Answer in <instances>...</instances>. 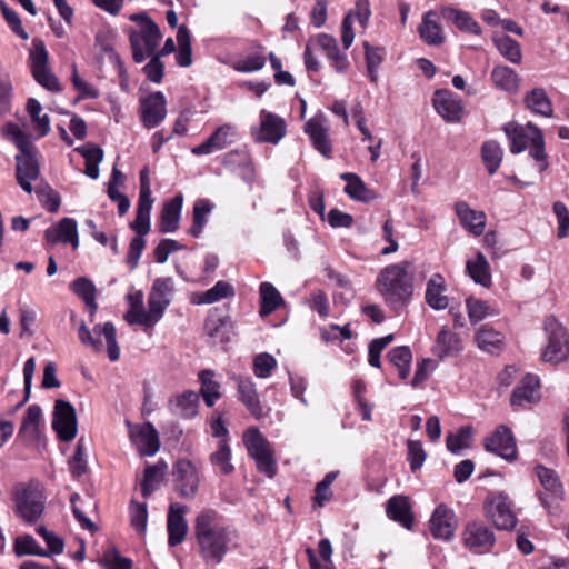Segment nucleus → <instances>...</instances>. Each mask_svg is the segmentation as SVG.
Here are the masks:
<instances>
[{"mask_svg": "<svg viewBox=\"0 0 569 569\" xmlns=\"http://www.w3.org/2000/svg\"><path fill=\"white\" fill-rule=\"evenodd\" d=\"M412 262L405 260L380 270L376 288L392 311L399 313L411 301L413 295Z\"/></svg>", "mask_w": 569, "mask_h": 569, "instance_id": "1", "label": "nucleus"}, {"mask_svg": "<svg viewBox=\"0 0 569 569\" xmlns=\"http://www.w3.org/2000/svg\"><path fill=\"white\" fill-rule=\"evenodd\" d=\"M194 535L206 562L219 563L227 552L229 531L213 509L202 510L194 520Z\"/></svg>", "mask_w": 569, "mask_h": 569, "instance_id": "2", "label": "nucleus"}, {"mask_svg": "<svg viewBox=\"0 0 569 569\" xmlns=\"http://www.w3.org/2000/svg\"><path fill=\"white\" fill-rule=\"evenodd\" d=\"M130 20L138 23L139 29L129 30V41L132 49V59L142 63L159 46L161 32L157 23L147 13H133Z\"/></svg>", "mask_w": 569, "mask_h": 569, "instance_id": "3", "label": "nucleus"}, {"mask_svg": "<svg viewBox=\"0 0 569 569\" xmlns=\"http://www.w3.org/2000/svg\"><path fill=\"white\" fill-rule=\"evenodd\" d=\"M102 336L106 339L108 357L111 361H117L120 357V348L117 342V331L112 322L96 325L92 330L82 321L78 328V338L81 343L93 350L101 352L103 350Z\"/></svg>", "mask_w": 569, "mask_h": 569, "instance_id": "4", "label": "nucleus"}, {"mask_svg": "<svg viewBox=\"0 0 569 569\" xmlns=\"http://www.w3.org/2000/svg\"><path fill=\"white\" fill-rule=\"evenodd\" d=\"M16 513L27 523L37 522L43 511L46 498L38 485L18 487L14 492Z\"/></svg>", "mask_w": 569, "mask_h": 569, "instance_id": "5", "label": "nucleus"}, {"mask_svg": "<svg viewBox=\"0 0 569 569\" xmlns=\"http://www.w3.org/2000/svg\"><path fill=\"white\" fill-rule=\"evenodd\" d=\"M483 511L498 530H512L517 525L513 503L502 491L491 492L487 496Z\"/></svg>", "mask_w": 569, "mask_h": 569, "instance_id": "6", "label": "nucleus"}, {"mask_svg": "<svg viewBox=\"0 0 569 569\" xmlns=\"http://www.w3.org/2000/svg\"><path fill=\"white\" fill-rule=\"evenodd\" d=\"M249 456L256 461L259 472L272 478L277 472V462L269 449V442L257 428H250L243 436Z\"/></svg>", "mask_w": 569, "mask_h": 569, "instance_id": "7", "label": "nucleus"}, {"mask_svg": "<svg viewBox=\"0 0 569 569\" xmlns=\"http://www.w3.org/2000/svg\"><path fill=\"white\" fill-rule=\"evenodd\" d=\"M548 342L541 353L545 362L559 363L569 357V338L566 329L556 319L549 318L545 323Z\"/></svg>", "mask_w": 569, "mask_h": 569, "instance_id": "8", "label": "nucleus"}, {"mask_svg": "<svg viewBox=\"0 0 569 569\" xmlns=\"http://www.w3.org/2000/svg\"><path fill=\"white\" fill-rule=\"evenodd\" d=\"M30 66L34 80L49 91H60L58 78L48 68V51L42 40L33 39L30 51Z\"/></svg>", "mask_w": 569, "mask_h": 569, "instance_id": "9", "label": "nucleus"}, {"mask_svg": "<svg viewBox=\"0 0 569 569\" xmlns=\"http://www.w3.org/2000/svg\"><path fill=\"white\" fill-rule=\"evenodd\" d=\"M463 546L471 552L483 555L491 552L496 543L492 529L480 521L468 522L462 531Z\"/></svg>", "mask_w": 569, "mask_h": 569, "instance_id": "10", "label": "nucleus"}, {"mask_svg": "<svg viewBox=\"0 0 569 569\" xmlns=\"http://www.w3.org/2000/svg\"><path fill=\"white\" fill-rule=\"evenodd\" d=\"M536 475L545 489L539 495L540 501L549 512H556L559 501L562 500L563 489L555 470L541 465L536 467Z\"/></svg>", "mask_w": 569, "mask_h": 569, "instance_id": "11", "label": "nucleus"}, {"mask_svg": "<svg viewBox=\"0 0 569 569\" xmlns=\"http://www.w3.org/2000/svg\"><path fill=\"white\" fill-rule=\"evenodd\" d=\"M52 428L62 441H71L77 435L74 407L66 400H57L53 409Z\"/></svg>", "mask_w": 569, "mask_h": 569, "instance_id": "12", "label": "nucleus"}, {"mask_svg": "<svg viewBox=\"0 0 569 569\" xmlns=\"http://www.w3.org/2000/svg\"><path fill=\"white\" fill-rule=\"evenodd\" d=\"M174 488L182 498L192 499L199 487V476L191 461L181 459L173 468Z\"/></svg>", "mask_w": 569, "mask_h": 569, "instance_id": "13", "label": "nucleus"}, {"mask_svg": "<svg viewBox=\"0 0 569 569\" xmlns=\"http://www.w3.org/2000/svg\"><path fill=\"white\" fill-rule=\"evenodd\" d=\"M238 140V131L236 126L224 123L218 127L214 132L202 143L192 148L194 156L210 154L220 151L234 143Z\"/></svg>", "mask_w": 569, "mask_h": 569, "instance_id": "14", "label": "nucleus"}, {"mask_svg": "<svg viewBox=\"0 0 569 569\" xmlns=\"http://www.w3.org/2000/svg\"><path fill=\"white\" fill-rule=\"evenodd\" d=\"M174 293V281L171 277L157 278L148 297V308L161 320L171 303Z\"/></svg>", "mask_w": 569, "mask_h": 569, "instance_id": "15", "label": "nucleus"}, {"mask_svg": "<svg viewBox=\"0 0 569 569\" xmlns=\"http://www.w3.org/2000/svg\"><path fill=\"white\" fill-rule=\"evenodd\" d=\"M166 98L161 91L153 92L140 101V119L148 129L158 127L166 118Z\"/></svg>", "mask_w": 569, "mask_h": 569, "instance_id": "16", "label": "nucleus"}, {"mask_svg": "<svg viewBox=\"0 0 569 569\" xmlns=\"http://www.w3.org/2000/svg\"><path fill=\"white\" fill-rule=\"evenodd\" d=\"M16 177L19 186L28 193L32 192V181L37 180L40 174V167L36 158V149L27 152H20L16 156Z\"/></svg>", "mask_w": 569, "mask_h": 569, "instance_id": "17", "label": "nucleus"}, {"mask_svg": "<svg viewBox=\"0 0 569 569\" xmlns=\"http://www.w3.org/2000/svg\"><path fill=\"white\" fill-rule=\"evenodd\" d=\"M305 132L309 136L313 148L323 157L330 158L332 154V144L329 138V129L326 118L317 114L305 124Z\"/></svg>", "mask_w": 569, "mask_h": 569, "instance_id": "18", "label": "nucleus"}, {"mask_svg": "<svg viewBox=\"0 0 569 569\" xmlns=\"http://www.w3.org/2000/svg\"><path fill=\"white\" fill-rule=\"evenodd\" d=\"M485 448L487 451L496 453L508 461L517 457L515 438L511 431L505 426L498 427L496 431L486 439Z\"/></svg>", "mask_w": 569, "mask_h": 569, "instance_id": "19", "label": "nucleus"}, {"mask_svg": "<svg viewBox=\"0 0 569 569\" xmlns=\"http://www.w3.org/2000/svg\"><path fill=\"white\" fill-rule=\"evenodd\" d=\"M234 380L239 400L256 419H262L267 413L263 410L256 383L249 377L237 376Z\"/></svg>", "mask_w": 569, "mask_h": 569, "instance_id": "20", "label": "nucleus"}, {"mask_svg": "<svg viewBox=\"0 0 569 569\" xmlns=\"http://www.w3.org/2000/svg\"><path fill=\"white\" fill-rule=\"evenodd\" d=\"M429 527L436 539L450 540L457 528V518L452 510L440 505L435 509L429 520Z\"/></svg>", "mask_w": 569, "mask_h": 569, "instance_id": "21", "label": "nucleus"}, {"mask_svg": "<svg viewBox=\"0 0 569 569\" xmlns=\"http://www.w3.org/2000/svg\"><path fill=\"white\" fill-rule=\"evenodd\" d=\"M260 120V129L254 133L256 141L276 144L286 134V122L277 114L262 110Z\"/></svg>", "mask_w": 569, "mask_h": 569, "instance_id": "22", "label": "nucleus"}, {"mask_svg": "<svg viewBox=\"0 0 569 569\" xmlns=\"http://www.w3.org/2000/svg\"><path fill=\"white\" fill-rule=\"evenodd\" d=\"M503 131L510 140V151L520 153L533 143L536 131L541 130L531 122L526 126L509 122L505 124Z\"/></svg>", "mask_w": 569, "mask_h": 569, "instance_id": "23", "label": "nucleus"}, {"mask_svg": "<svg viewBox=\"0 0 569 569\" xmlns=\"http://www.w3.org/2000/svg\"><path fill=\"white\" fill-rule=\"evenodd\" d=\"M186 507L180 503H171L169 507L167 529L168 543L176 547L183 542L188 533V522L184 518Z\"/></svg>", "mask_w": 569, "mask_h": 569, "instance_id": "24", "label": "nucleus"}, {"mask_svg": "<svg viewBox=\"0 0 569 569\" xmlns=\"http://www.w3.org/2000/svg\"><path fill=\"white\" fill-rule=\"evenodd\" d=\"M46 241L54 246L58 242L70 243L73 249L79 247L78 226L72 218H63L57 226L44 231Z\"/></svg>", "mask_w": 569, "mask_h": 569, "instance_id": "25", "label": "nucleus"}, {"mask_svg": "<svg viewBox=\"0 0 569 569\" xmlns=\"http://www.w3.org/2000/svg\"><path fill=\"white\" fill-rule=\"evenodd\" d=\"M130 438L141 456H153L160 448L158 431L150 422L131 429Z\"/></svg>", "mask_w": 569, "mask_h": 569, "instance_id": "26", "label": "nucleus"}, {"mask_svg": "<svg viewBox=\"0 0 569 569\" xmlns=\"http://www.w3.org/2000/svg\"><path fill=\"white\" fill-rule=\"evenodd\" d=\"M436 111L448 122H457L462 116V106L449 90H437L433 97Z\"/></svg>", "mask_w": 569, "mask_h": 569, "instance_id": "27", "label": "nucleus"}, {"mask_svg": "<svg viewBox=\"0 0 569 569\" xmlns=\"http://www.w3.org/2000/svg\"><path fill=\"white\" fill-rule=\"evenodd\" d=\"M317 43L337 72L343 73L349 69L350 62L347 54L345 51H340L337 39L333 36L320 33L317 36Z\"/></svg>", "mask_w": 569, "mask_h": 569, "instance_id": "28", "label": "nucleus"}, {"mask_svg": "<svg viewBox=\"0 0 569 569\" xmlns=\"http://www.w3.org/2000/svg\"><path fill=\"white\" fill-rule=\"evenodd\" d=\"M204 331L214 343L229 341L232 335L230 317L217 310L210 312L204 322Z\"/></svg>", "mask_w": 569, "mask_h": 569, "instance_id": "29", "label": "nucleus"}, {"mask_svg": "<svg viewBox=\"0 0 569 569\" xmlns=\"http://www.w3.org/2000/svg\"><path fill=\"white\" fill-rule=\"evenodd\" d=\"M456 214L461 226L473 236H481L486 228V214L483 211H476L465 201L455 204Z\"/></svg>", "mask_w": 569, "mask_h": 569, "instance_id": "30", "label": "nucleus"}, {"mask_svg": "<svg viewBox=\"0 0 569 569\" xmlns=\"http://www.w3.org/2000/svg\"><path fill=\"white\" fill-rule=\"evenodd\" d=\"M182 206V194H177L164 202L159 221V231L161 233H172L178 230Z\"/></svg>", "mask_w": 569, "mask_h": 569, "instance_id": "31", "label": "nucleus"}, {"mask_svg": "<svg viewBox=\"0 0 569 569\" xmlns=\"http://www.w3.org/2000/svg\"><path fill=\"white\" fill-rule=\"evenodd\" d=\"M42 410L38 405H31L22 419L18 436L26 443H33L41 436Z\"/></svg>", "mask_w": 569, "mask_h": 569, "instance_id": "32", "label": "nucleus"}, {"mask_svg": "<svg viewBox=\"0 0 569 569\" xmlns=\"http://www.w3.org/2000/svg\"><path fill=\"white\" fill-rule=\"evenodd\" d=\"M540 398L539 380L533 375H526L521 385L517 387L511 395L512 406H525L537 402Z\"/></svg>", "mask_w": 569, "mask_h": 569, "instance_id": "33", "label": "nucleus"}, {"mask_svg": "<svg viewBox=\"0 0 569 569\" xmlns=\"http://www.w3.org/2000/svg\"><path fill=\"white\" fill-rule=\"evenodd\" d=\"M446 282L440 273L430 277L426 288V302L435 310H445L449 305V299L445 295Z\"/></svg>", "mask_w": 569, "mask_h": 569, "instance_id": "34", "label": "nucleus"}, {"mask_svg": "<svg viewBox=\"0 0 569 569\" xmlns=\"http://www.w3.org/2000/svg\"><path fill=\"white\" fill-rule=\"evenodd\" d=\"M462 349L460 337L447 327L441 328L437 335L432 352L440 359L457 355Z\"/></svg>", "mask_w": 569, "mask_h": 569, "instance_id": "35", "label": "nucleus"}, {"mask_svg": "<svg viewBox=\"0 0 569 569\" xmlns=\"http://www.w3.org/2000/svg\"><path fill=\"white\" fill-rule=\"evenodd\" d=\"M386 512L390 519L399 522L406 529H411L413 517L409 500L405 496H393L387 502Z\"/></svg>", "mask_w": 569, "mask_h": 569, "instance_id": "36", "label": "nucleus"}, {"mask_svg": "<svg viewBox=\"0 0 569 569\" xmlns=\"http://www.w3.org/2000/svg\"><path fill=\"white\" fill-rule=\"evenodd\" d=\"M418 32L428 44L439 46L445 41L438 14L435 11L430 10L423 14Z\"/></svg>", "mask_w": 569, "mask_h": 569, "instance_id": "37", "label": "nucleus"}, {"mask_svg": "<svg viewBox=\"0 0 569 569\" xmlns=\"http://www.w3.org/2000/svg\"><path fill=\"white\" fill-rule=\"evenodd\" d=\"M475 340L478 348L488 353L499 352L505 345L503 335L489 325H483L477 330Z\"/></svg>", "mask_w": 569, "mask_h": 569, "instance_id": "38", "label": "nucleus"}, {"mask_svg": "<svg viewBox=\"0 0 569 569\" xmlns=\"http://www.w3.org/2000/svg\"><path fill=\"white\" fill-rule=\"evenodd\" d=\"M199 395L194 391H184L170 401V411L182 419H191L197 416Z\"/></svg>", "mask_w": 569, "mask_h": 569, "instance_id": "39", "label": "nucleus"}, {"mask_svg": "<svg viewBox=\"0 0 569 569\" xmlns=\"http://www.w3.org/2000/svg\"><path fill=\"white\" fill-rule=\"evenodd\" d=\"M340 178L346 181L345 192L351 199L369 202L377 198L376 192L369 189L358 174L346 172Z\"/></svg>", "mask_w": 569, "mask_h": 569, "instance_id": "40", "label": "nucleus"}, {"mask_svg": "<svg viewBox=\"0 0 569 569\" xmlns=\"http://www.w3.org/2000/svg\"><path fill=\"white\" fill-rule=\"evenodd\" d=\"M466 269L470 278L478 284L489 288L492 283L491 270L488 260L482 252H477L473 259H469Z\"/></svg>", "mask_w": 569, "mask_h": 569, "instance_id": "41", "label": "nucleus"}, {"mask_svg": "<svg viewBox=\"0 0 569 569\" xmlns=\"http://www.w3.org/2000/svg\"><path fill=\"white\" fill-rule=\"evenodd\" d=\"M441 16L445 20L455 23V26L461 31L472 34H480L481 32V28L477 21H475L471 16L465 11L447 7L441 10Z\"/></svg>", "mask_w": 569, "mask_h": 569, "instance_id": "42", "label": "nucleus"}, {"mask_svg": "<svg viewBox=\"0 0 569 569\" xmlns=\"http://www.w3.org/2000/svg\"><path fill=\"white\" fill-rule=\"evenodd\" d=\"M124 319L129 325H140L146 328H152L157 322L160 321L158 316L154 315L151 309H144L143 302H141L139 296L133 308H130L127 311Z\"/></svg>", "mask_w": 569, "mask_h": 569, "instance_id": "43", "label": "nucleus"}, {"mask_svg": "<svg viewBox=\"0 0 569 569\" xmlns=\"http://www.w3.org/2000/svg\"><path fill=\"white\" fill-rule=\"evenodd\" d=\"M495 86L507 92H517L519 89L518 74L507 66H497L491 72Z\"/></svg>", "mask_w": 569, "mask_h": 569, "instance_id": "44", "label": "nucleus"}, {"mask_svg": "<svg viewBox=\"0 0 569 569\" xmlns=\"http://www.w3.org/2000/svg\"><path fill=\"white\" fill-rule=\"evenodd\" d=\"M214 372L206 369L200 371L199 380L201 383L200 393L208 407H212L216 401L221 397L220 383L214 379Z\"/></svg>", "mask_w": 569, "mask_h": 569, "instance_id": "45", "label": "nucleus"}, {"mask_svg": "<svg viewBox=\"0 0 569 569\" xmlns=\"http://www.w3.org/2000/svg\"><path fill=\"white\" fill-rule=\"evenodd\" d=\"M525 103L535 113L551 117L552 116V103L548 98L546 91L541 88H536L528 92L525 97Z\"/></svg>", "mask_w": 569, "mask_h": 569, "instance_id": "46", "label": "nucleus"}, {"mask_svg": "<svg viewBox=\"0 0 569 569\" xmlns=\"http://www.w3.org/2000/svg\"><path fill=\"white\" fill-rule=\"evenodd\" d=\"M503 157V150L495 140L486 141L481 147V158L490 176L499 169Z\"/></svg>", "mask_w": 569, "mask_h": 569, "instance_id": "47", "label": "nucleus"}, {"mask_svg": "<svg viewBox=\"0 0 569 569\" xmlns=\"http://www.w3.org/2000/svg\"><path fill=\"white\" fill-rule=\"evenodd\" d=\"M70 288L91 309L92 313L96 312L98 308L96 302L97 288L89 278L80 277L76 279L71 282Z\"/></svg>", "mask_w": 569, "mask_h": 569, "instance_id": "48", "label": "nucleus"}, {"mask_svg": "<svg viewBox=\"0 0 569 569\" xmlns=\"http://www.w3.org/2000/svg\"><path fill=\"white\" fill-rule=\"evenodd\" d=\"M260 315L268 316L272 313L282 302V297L273 284L262 282L260 284Z\"/></svg>", "mask_w": 569, "mask_h": 569, "instance_id": "49", "label": "nucleus"}, {"mask_svg": "<svg viewBox=\"0 0 569 569\" xmlns=\"http://www.w3.org/2000/svg\"><path fill=\"white\" fill-rule=\"evenodd\" d=\"M389 361L398 369L399 377L407 379L410 372L412 353L409 347L399 346L389 350L387 355Z\"/></svg>", "mask_w": 569, "mask_h": 569, "instance_id": "50", "label": "nucleus"}, {"mask_svg": "<svg viewBox=\"0 0 569 569\" xmlns=\"http://www.w3.org/2000/svg\"><path fill=\"white\" fill-rule=\"evenodd\" d=\"M166 469L167 463L164 461H158L144 469V477L141 483V492L144 498L149 497L158 488Z\"/></svg>", "mask_w": 569, "mask_h": 569, "instance_id": "51", "label": "nucleus"}, {"mask_svg": "<svg viewBox=\"0 0 569 569\" xmlns=\"http://www.w3.org/2000/svg\"><path fill=\"white\" fill-rule=\"evenodd\" d=\"M212 210V206L207 199H200L194 202L192 211V226L189 232L192 237L199 238L208 221V216Z\"/></svg>", "mask_w": 569, "mask_h": 569, "instance_id": "52", "label": "nucleus"}, {"mask_svg": "<svg viewBox=\"0 0 569 569\" xmlns=\"http://www.w3.org/2000/svg\"><path fill=\"white\" fill-rule=\"evenodd\" d=\"M210 461L213 467L218 468L221 475H230L233 472L234 467L231 463V449L226 439L219 442L214 452L210 455Z\"/></svg>", "mask_w": 569, "mask_h": 569, "instance_id": "53", "label": "nucleus"}, {"mask_svg": "<svg viewBox=\"0 0 569 569\" xmlns=\"http://www.w3.org/2000/svg\"><path fill=\"white\" fill-rule=\"evenodd\" d=\"M498 51L510 62L520 63L522 59L519 43L509 36L501 34L493 38Z\"/></svg>", "mask_w": 569, "mask_h": 569, "instance_id": "54", "label": "nucleus"}, {"mask_svg": "<svg viewBox=\"0 0 569 569\" xmlns=\"http://www.w3.org/2000/svg\"><path fill=\"white\" fill-rule=\"evenodd\" d=\"M177 41H178V53H177V63L180 67H189L192 63V50H191V40L190 32L184 24H181L178 28L177 32Z\"/></svg>", "mask_w": 569, "mask_h": 569, "instance_id": "55", "label": "nucleus"}, {"mask_svg": "<svg viewBox=\"0 0 569 569\" xmlns=\"http://www.w3.org/2000/svg\"><path fill=\"white\" fill-rule=\"evenodd\" d=\"M42 107L34 98H29L27 101V111L39 131V137H44L50 131V118L48 114H40Z\"/></svg>", "mask_w": 569, "mask_h": 569, "instance_id": "56", "label": "nucleus"}, {"mask_svg": "<svg viewBox=\"0 0 569 569\" xmlns=\"http://www.w3.org/2000/svg\"><path fill=\"white\" fill-rule=\"evenodd\" d=\"M472 428L470 426L461 427L457 432H450L447 436V449L452 453H458L465 448L470 447Z\"/></svg>", "mask_w": 569, "mask_h": 569, "instance_id": "57", "label": "nucleus"}, {"mask_svg": "<svg viewBox=\"0 0 569 569\" xmlns=\"http://www.w3.org/2000/svg\"><path fill=\"white\" fill-rule=\"evenodd\" d=\"M233 295V287L230 283L220 280L212 288L201 295L199 303H213L223 298L232 297Z\"/></svg>", "mask_w": 569, "mask_h": 569, "instance_id": "58", "label": "nucleus"}, {"mask_svg": "<svg viewBox=\"0 0 569 569\" xmlns=\"http://www.w3.org/2000/svg\"><path fill=\"white\" fill-rule=\"evenodd\" d=\"M14 552L17 556L34 555L48 556L49 552L41 549L34 538L30 535L17 537L14 540Z\"/></svg>", "mask_w": 569, "mask_h": 569, "instance_id": "59", "label": "nucleus"}, {"mask_svg": "<svg viewBox=\"0 0 569 569\" xmlns=\"http://www.w3.org/2000/svg\"><path fill=\"white\" fill-rule=\"evenodd\" d=\"M529 156L538 163L540 172L548 169V156L545 151V140L541 131H536L533 143L529 147Z\"/></svg>", "mask_w": 569, "mask_h": 569, "instance_id": "60", "label": "nucleus"}, {"mask_svg": "<svg viewBox=\"0 0 569 569\" xmlns=\"http://www.w3.org/2000/svg\"><path fill=\"white\" fill-rule=\"evenodd\" d=\"M4 133L14 142L20 152H27L32 149L29 136L20 129L19 124L13 122L7 123L4 127Z\"/></svg>", "mask_w": 569, "mask_h": 569, "instance_id": "61", "label": "nucleus"}, {"mask_svg": "<svg viewBox=\"0 0 569 569\" xmlns=\"http://www.w3.org/2000/svg\"><path fill=\"white\" fill-rule=\"evenodd\" d=\"M131 526L139 532L144 533L147 529L148 511L147 505L132 501L130 505Z\"/></svg>", "mask_w": 569, "mask_h": 569, "instance_id": "62", "label": "nucleus"}, {"mask_svg": "<svg viewBox=\"0 0 569 569\" xmlns=\"http://www.w3.org/2000/svg\"><path fill=\"white\" fill-rule=\"evenodd\" d=\"M469 319L472 323L483 320L486 317L492 315L488 302L468 298L466 300Z\"/></svg>", "mask_w": 569, "mask_h": 569, "instance_id": "63", "label": "nucleus"}, {"mask_svg": "<svg viewBox=\"0 0 569 569\" xmlns=\"http://www.w3.org/2000/svg\"><path fill=\"white\" fill-rule=\"evenodd\" d=\"M552 210L558 222L557 236L563 239L569 234V210L562 201H556Z\"/></svg>", "mask_w": 569, "mask_h": 569, "instance_id": "64", "label": "nucleus"}]
</instances>
